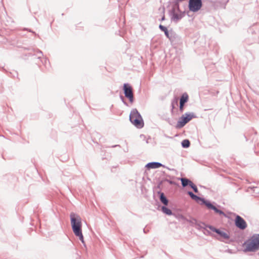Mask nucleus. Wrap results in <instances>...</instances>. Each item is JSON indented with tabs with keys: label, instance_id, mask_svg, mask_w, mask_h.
Wrapping results in <instances>:
<instances>
[{
	"label": "nucleus",
	"instance_id": "f8f14e48",
	"mask_svg": "<svg viewBox=\"0 0 259 259\" xmlns=\"http://www.w3.org/2000/svg\"><path fill=\"white\" fill-rule=\"evenodd\" d=\"M161 166L165 167L164 165L160 162L153 161L147 163L145 165V168L149 170L150 169L157 168Z\"/></svg>",
	"mask_w": 259,
	"mask_h": 259
},
{
	"label": "nucleus",
	"instance_id": "7ed1b4c3",
	"mask_svg": "<svg viewBox=\"0 0 259 259\" xmlns=\"http://www.w3.org/2000/svg\"><path fill=\"white\" fill-rule=\"evenodd\" d=\"M70 223L74 234L82 231L81 219L80 216L74 212L70 214Z\"/></svg>",
	"mask_w": 259,
	"mask_h": 259
},
{
	"label": "nucleus",
	"instance_id": "412c9836",
	"mask_svg": "<svg viewBox=\"0 0 259 259\" xmlns=\"http://www.w3.org/2000/svg\"><path fill=\"white\" fill-rule=\"evenodd\" d=\"M74 235L76 237H78L79 239L80 240V241L82 242V243L83 244L84 246H85V242L84 241L82 231L76 233V234H74Z\"/></svg>",
	"mask_w": 259,
	"mask_h": 259
},
{
	"label": "nucleus",
	"instance_id": "9b49d317",
	"mask_svg": "<svg viewBox=\"0 0 259 259\" xmlns=\"http://www.w3.org/2000/svg\"><path fill=\"white\" fill-rule=\"evenodd\" d=\"M207 228H208L210 230L216 232L218 234H219L221 237L224 239H229V235L225 232L221 231V230L217 229L211 226H207Z\"/></svg>",
	"mask_w": 259,
	"mask_h": 259
},
{
	"label": "nucleus",
	"instance_id": "ddd939ff",
	"mask_svg": "<svg viewBox=\"0 0 259 259\" xmlns=\"http://www.w3.org/2000/svg\"><path fill=\"white\" fill-rule=\"evenodd\" d=\"M170 40L171 45H175L177 44L178 40V35L172 29H170V33L169 34L168 37H167Z\"/></svg>",
	"mask_w": 259,
	"mask_h": 259
},
{
	"label": "nucleus",
	"instance_id": "4be33fe9",
	"mask_svg": "<svg viewBox=\"0 0 259 259\" xmlns=\"http://www.w3.org/2000/svg\"><path fill=\"white\" fill-rule=\"evenodd\" d=\"M182 145L184 148H188L190 146V142L188 140H184L182 142Z\"/></svg>",
	"mask_w": 259,
	"mask_h": 259
},
{
	"label": "nucleus",
	"instance_id": "423d86ee",
	"mask_svg": "<svg viewBox=\"0 0 259 259\" xmlns=\"http://www.w3.org/2000/svg\"><path fill=\"white\" fill-rule=\"evenodd\" d=\"M122 90L124 96L127 98L131 103L134 101V97L132 87L128 83H124L123 85Z\"/></svg>",
	"mask_w": 259,
	"mask_h": 259
},
{
	"label": "nucleus",
	"instance_id": "6e6552de",
	"mask_svg": "<svg viewBox=\"0 0 259 259\" xmlns=\"http://www.w3.org/2000/svg\"><path fill=\"white\" fill-rule=\"evenodd\" d=\"M195 117L196 116L193 113H186L182 115L179 121V127H183L186 123Z\"/></svg>",
	"mask_w": 259,
	"mask_h": 259
},
{
	"label": "nucleus",
	"instance_id": "39448f33",
	"mask_svg": "<svg viewBox=\"0 0 259 259\" xmlns=\"http://www.w3.org/2000/svg\"><path fill=\"white\" fill-rule=\"evenodd\" d=\"M24 49L29 51H32L33 52H35L34 54H32V53H30L29 54L32 56H36V59L38 60V62H37V63H38V62L40 61L45 66H46L47 63H49V60L47 58H45L43 60L41 59V57L43 56V53L40 50L35 49L32 48H24Z\"/></svg>",
	"mask_w": 259,
	"mask_h": 259
},
{
	"label": "nucleus",
	"instance_id": "dca6fc26",
	"mask_svg": "<svg viewBox=\"0 0 259 259\" xmlns=\"http://www.w3.org/2000/svg\"><path fill=\"white\" fill-rule=\"evenodd\" d=\"M206 205L207 206L208 208L213 209L216 213H219L221 215H224L225 216V214L223 211L221 210L218 209L215 206H213L210 203H206Z\"/></svg>",
	"mask_w": 259,
	"mask_h": 259
},
{
	"label": "nucleus",
	"instance_id": "c756f323",
	"mask_svg": "<svg viewBox=\"0 0 259 259\" xmlns=\"http://www.w3.org/2000/svg\"><path fill=\"white\" fill-rule=\"evenodd\" d=\"M26 30H27L29 31V32H32V33H34L35 35H36V34L34 31H33L32 30H31V29H28V28H26Z\"/></svg>",
	"mask_w": 259,
	"mask_h": 259
},
{
	"label": "nucleus",
	"instance_id": "cd10ccee",
	"mask_svg": "<svg viewBox=\"0 0 259 259\" xmlns=\"http://www.w3.org/2000/svg\"><path fill=\"white\" fill-rule=\"evenodd\" d=\"M188 194H189V195L192 198L193 197V195H194L192 192H188Z\"/></svg>",
	"mask_w": 259,
	"mask_h": 259
},
{
	"label": "nucleus",
	"instance_id": "20e7f679",
	"mask_svg": "<svg viewBox=\"0 0 259 259\" xmlns=\"http://www.w3.org/2000/svg\"><path fill=\"white\" fill-rule=\"evenodd\" d=\"M167 9L171 20L178 21V0H169Z\"/></svg>",
	"mask_w": 259,
	"mask_h": 259
},
{
	"label": "nucleus",
	"instance_id": "2eb2a0df",
	"mask_svg": "<svg viewBox=\"0 0 259 259\" xmlns=\"http://www.w3.org/2000/svg\"><path fill=\"white\" fill-rule=\"evenodd\" d=\"M188 95L187 94L185 93L183 94L180 99V109L183 110V106L184 104L187 102L188 100Z\"/></svg>",
	"mask_w": 259,
	"mask_h": 259
},
{
	"label": "nucleus",
	"instance_id": "72a5a7b5",
	"mask_svg": "<svg viewBox=\"0 0 259 259\" xmlns=\"http://www.w3.org/2000/svg\"><path fill=\"white\" fill-rule=\"evenodd\" d=\"M178 134L177 133L175 135V137H178Z\"/></svg>",
	"mask_w": 259,
	"mask_h": 259
},
{
	"label": "nucleus",
	"instance_id": "bb28decb",
	"mask_svg": "<svg viewBox=\"0 0 259 259\" xmlns=\"http://www.w3.org/2000/svg\"><path fill=\"white\" fill-rule=\"evenodd\" d=\"M164 10H165L164 8H163V11L162 12H163V15L162 17H161V18L160 19V21H164L165 19V15L164 14Z\"/></svg>",
	"mask_w": 259,
	"mask_h": 259
},
{
	"label": "nucleus",
	"instance_id": "473e14b6",
	"mask_svg": "<svg viewBox=\"0 0 259 259\" xmlns=\"http://www.w3.org/2000/svg\"><path fill=\"white\" fill-rule=\"evenodd\" d=\"M118 146H120L119 145H115L112 146V147L114 148V147H118Z\"/></svg>",
	"mask_w": 259,
	"mask_h": 259
},
{
	"label": "nucleus",
	"instance_id": "b1692460",
	"mask_svg": "<svg viewBox=\"0 0 259 259\" xmlns=\"http://www.w3.org/2000/svg\"><path fill=\"white\" fill-rule=\"evenodd\" d=\"M190 187H191L193 189L195 193H197L198 192L196 186L194 185L193 183H192V184Z\"/></svg>",
	"mask_w": 259,
	"mask_h": 259
},
{
	"label": "nucleus",
	"instance_id": "6ab92c4d",
	"mask_svg": "<svg viewBox=\"0 0 259 259\" xmlns=\"http://www.w3.org/2000/svg\"><path fill=\"white\" fill-rule=\"evenodd\" d=\"M180 180L181 181L182 185L183 187H185L187 186H190L193 183L192 181L186 178H181Z\"/></svg>",
	"mask_w": 259,
	"mask_h": 259
},
{
	"label": "nucleus",
	"instance_id": "f257e3e1",
	"mask_svg": "<svg viewBox=\"0 0 259 259\" xmlns=\"http://www.w3.org/2000/svg\"><path fill=\"white\" fill-rule=\"evenodd\" d=\"M245 251H254L259 249V234L253 235L243 244Z\"/></svg>",
	"mask_w": 259,
	"mask_h": 259
},
{
	"label": "nucleus",
	"instance_id": "a878e982",
	"mask_svg": "<svg viewBox=\"0 0 259 259\" xmlns=\"http://www.w3.org/2000/svg\"><path fill=\"white\" fill-rule=\"evenodd\" d=\"M165 181L170 184H175V185H178V184H177L176 183H175V182H174L171 180L166 179Z\"/></svg>",
	"mask_w": 259,
	"mask_h": 259
},
{
	"label": "nucleus",
	"instance_id": "c85d7f7f",
	"mask_svg": "<svg viewBox=\"0 0 259 259\" xmlns=\"http://www.w3.org/2000/svg\"><path fill=\"white\" fill-rule=\"evenodd\" d=\"M188 194H189V195L192 198L193 197V195H194L192 192H188Z\"/></svg>",
	"mask_w": 259,
	"mask_h": 259
},
{
	"label": "nucleus",
	"instance_id": "f3484780",
	"mask_svg": "<svg viewBox=\"0 0 259 259\" xmlns=\"http://www.w3.org/2000/svg\"><path fill=\"white\" fill-rule=\"evenodd\" d=\"M175 105L178 106V96L177 95H175V97L174 100L172 101L171 106L172 107L171 111L174 112V110L176 109L177 111L178 109L175 107Z\"/></svg>",
	"mask_w": 259,
	"mask_h": 259
},
{
	"label": "nucleus",
	"instance_id": "1a4fd4ad",
	"mask_svg": "<svg viewBox=\"0 0 259 259\" xmlns=\"http://www.w3.org/2000/svg\"><path fill=\"white\" fill-rule=\"evenodd\" d=\"M189 10L193 12H196L200 10L202 6L201 0H189Z\"/></svg>",
	"mask_w": 259,
	"mask_h": 259
},
{
	"label": "nucleus",
	"instance_id": "0eeeda50",
	"mask_svg": "<svg viewBox=\"0 0 259 259\" xmlns=\"http://www.w3.org/2000/svg\"><path fill=\"white\" fill-rule=\"evenodd\" d=\"M155 205L158 210H161L163 213L167 215H173L175 218H178V215L173 213L171 210L166 207L167 205L161 206L159 202L157 200H155Z\"/></svg>",
	"mask_w": 259,
	"mask_h": 259
},
{
	"label": "nucleus",
	"instance_id": "393cba45",
	"mask_svg": "<svg viewBox=\"0 0 259 259\" xmlns=\"http://www.w3.org/2000/svg\"><path fill=\"white\" fill-rule=\"evenodd\" d=\"M192 199L196 201H198V200H199L200 199V198L195 195H194L193 197H192Z\"/></svg>",
	"mask_w": 259,
	"mask_h": 259
},
{
	"label": "nucleus",
	"instance_id": "4468645a",
	"mask_svg": "<svg viewBox=\"0 0 259 259\" xmlns=\"http://www.w3.org/2000/svg\"><path fill=\"white\" fill-rule=\"evenodd\" d=\"M157 194L158 195L160 201L163 204V205H167L169 201L164 193L159 191H158Z\"/></svg>",
	"mask_w": 259,
	"mask_h": 259
},
{
	"label": "nucleus",
	"instance_id": "7c9ffc66",
	"mask_svg": "<svg viewBox=\"0 0 259 259\" xmlns=\"http://www.w3.org/2000/svg\"><path fill=\"white\" fill-rule=\"evenodd\" d=\"M148 231H149V230H147L145 228L143 229V232L144 233H147Z\"/></svg>",
	"mask_w": 259,
	"mask_h": 259
},
{
	"label": "nucleus",
	"instance_id": "a211bd4d",
	"mask_svg": "<svg viewBox=\"0 0 259 259\" xmlns=\"http://www.w3.org/2000/svg\"><path fill=\"white\" fill-rule=\"evenodd\" d=\"M158 27L161 31L164 32V34L166 36V37H168L169 34L170 33V29L168 30L166 27L161 24H160Z\"/></svg>",
	"mask_w": 259,
	"mask_h": 259
},
{
	"label": "nucleus",
	"instance_id": "2f4dec72",
	"mask_svg": "<svg viewBox=\"0 0 259 259\" xmlns=\"http://www.w3.org/2000/svg\"><path fill=\"white\" fill-rule=\"evenodd\" d=\"M175 126L176 128H178V121L176 123Z\"/></svg>",
	"mask_w": 259,
	"mask_h": 259
},
{
	"label": "nucleus",
	"instance_id": "aec40b11",
	"mask_svg": "<svg viewBox=\"0 0 259 259\" xmlns=\"http://www.w3.org/2000/svg\"><path fill=\"white\" fill-rule=\"evenodd\" d=\"M169 227L172 231H173L174 232H176L177 230V228L178 227V224L177 222H170L169 223Z\"/></svg>",
	"mask_w": 259,
	"mask_h": 259
},
{
	"label": "nucleus",
	"instance_id": "9d476101",
	"mask_svg": "<svg viewBox=\"0 0 259 259\" xmlns=\"http://www.w3.org/2000/svg\"><path fill=\"white\" fill-rule=\"evenodd\" d=\"M235 225L240 229H244L247 227V224L244 220L239 215H237L235 221Z\"/></svg>",
	"mask_w": 259,
	"mask_h": 259
},
{
	"label": "nucleus",
	"instance_id": "f03ea898",
	"mask_svg": "<svg viewBox=\"0 0 259 259\" xmlns=\"http://www.w3.org/2000/svg\"><path fill=\"white\" fill-rule=\"evenodd\" d=\"M129 119L131 122L138 128H142L144 125L142 117L136 108L131 110Z\"/></svg>",
	"mask_w": 259,
	"mask_h": 259
},
{
	"label": "nucleus",
	"instance_id": "5701e85b",
	"mask_svg": "<svg viewBox=\"0 0 259 259\" xmlns=\"http://www.w3.org/2000/svg\"><path fill=\"white\" fill-rule=\"evenodd\" d=\"M120 99H121L122 103L126 106H128L127 103L125 101L123 96L122 95H120Z\"/></svg>",
	"mask_w": 259,
	"mask_h": 259
}]
</instances>
